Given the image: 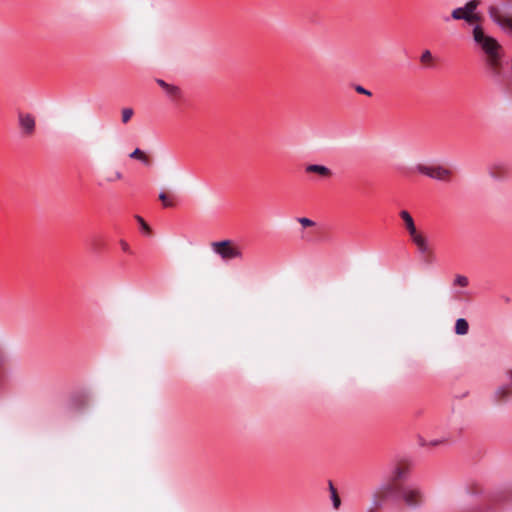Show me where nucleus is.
<instances>
[{
    "instance_id": "c756f323",
    "label": "nucleus",
    "mask_w": 512,
    "mask_h": 512,
    "mask_svg": "<svg viewBox=\"0 0 512 512\" xmlns=\"http://www.w3.org/2000/svg\"><path fill=\"white\" fill-rule=\"evenodd\" d=\"M494 168H495V166H492V167L490 168V174H491L493 177H496V174L494 173Z\"/></svg>"
},
{
    "instance_id": "4be33fe9",
    "label": "nucleus",
    "mask_w": 512,
    "mask_h": 512,
    "mask_svg": "<svg viewBox=\"0 0 512 512\" xmlns=\"http://www.w3.org/2000/svg\"><path fill=\"white\" fill-rule=\"evenodd\" d=\"M432 54L429 50H425L420 57L422 63L430 62L432 60Z\"/></svg>"
},
{
    "instance_id": "2eb2a0df",
    "label": "nucleus",
    "mask_w": 512,
    "mask_h": 512,
    "mask_svg": "<svg viewBox=\"0 0 512 512\" xmlns=\"http://www.w3.org/2000/svg\"><path fill=\"white\" fill-rule=\"evenodd\" d=\"M129 156L130 158L140 160L142 163L146 165L149 164V157L138 148H136Z\"/></svg>"
},
{
    "instance_id": "f03ea898",
    "label": "nucleus",
    "mask_w": 512,
    "mask_h": 512,
    "mask_svg": "<svg viewBox=\"0 0 512 512\" xmlns=\"http://www.w3.org/2000/svg\"><path fill=\"white\" fill-rule=\"evenodd\" d=\"M397 489L401 498L408 506H417L421 502V492L415 486H395L394 484H385L379 487L372 499L371 506L367 512H377L381 508L384 500Z\"/></svg>"
},
{
    "instance_id": "bb28decb",
    "label": "nucleus",
    "mask_w": 512,
    "mask_h": 512,
    "mask_svg": "<svg viewBox=\"0 0 512 512\" xmlns=\"http://www.w3.org/2000/svg\"><path fill=\"white\" fill-rule=\"evenodd\" d=\"M121 247H122V249H123L124 251H126V252H127V251H129V245H128V243H127V242H125V241H121Z\"/></svg>"
},
{
    "instance_id": "412c9836",
    "label": "nucleus",
    "mask_w": 512,
    "mask_h": 512,
    "mask_svg": "<svg viewBox=\"0 0 512 512\" xmlns=\"http://www.w3.org/2000/svg\"><path fill=\"white\" fill-rule=\"evenodd\" d=\"M159 199L162 201L164 207H172L173 206V202L168 199L166 193L161 192L159 194Z\"/></svg>"
},
{
    "instance_id": "5701e85b",
    "label": "nucleus",
    "mask_w": 512,
    "mask_h": 512,
    "mask_svg": "<svg viewBox=\"0 0 512 512\" xmlns=\"http://www.w3.org/2000/svg\"><path fill=\"white\" fill-rule=\"evenodd\" d=\"M355 91H356L357 93H359V94H363V95H367V96H371V95H372V93H371L369 90L365 89V88H364L363 86H361V85H357V86L355 87Z\"/></svg>"
},
{
    "instance_id": "cd10ccee",
    "label": "nucleus",
    "mask_w": 512,
    "mask_h": 512,
    "mask_svg": "<svg viewBox=\"0 0 512 512\" xmlns=\"http://www.w3.org/2000/svg\"><path fill=\"white\" fill-rule=\"evenodd\" d=\"M6 357L4 354L0 353V367L5 363Z\"/></svg>"
},
{
    "instance_id": "423d86ee",
    "label": "nucleus",
    "mask_w": 512,
    "mask_h": 512,
    "mask_svg": "<svg viewBox=\"0 0 512 512\" xmlns=\"http://www.w3.org/2000/svg\"><path fill=\"white\" fill-rule=\"evenodd\" d=\"M18 127L20 132L25 137H31L36 130V118L33 114L28 112H18Z\"/></svg>"
},
{
    "instance_id": "6ab92c4d",
    "label": "nucleus",
    "mask_w": 512,
    "mask_h": 512,
    "mask_svg": "<svg viewBox=\"0 0 512 512\" xmlns=\"http://www.w3.org/2000/svg\"><path fill=\"white\" fill-rule=\"evenodd\" d=\"M123 178V174L120 171H115L111 175H108L105 180L108 183L115 182L117 180H121Z\"/></svg>"
},
{
    "instance_id": "20e7f679",
    "label": "nucleus",
    "mask_w": 512,
    "mask_h": 512,
    "mask_svg": "<svg viewBox=\"0 0 512 512\" xmlns=\"http://www.w3.org/2000/svg\"><path fill=\"white\" fill-rule=\"evenodd\" d=\"M480 0H470L463 7H458L452 10L451 18L454 20H464L467 23H473L480 19L479 15L475 13L480 5Z\"/></svg>"
},
{
    "instance_id": "ddd939ff",
    "label": "nucleus",
    "mask_w": 512,
    "mask_h": 512,
    "mask_svg": "<svg viewBox=\"0 0 512 512\" xmlns=\"http://www.w3.org/2000/svg\"><path fill=\"white\" fill-rule=\"evenodd\" d=\"M469 330V324L464 318H459L455 323V333L458 335H466Z\"/></svg>"
},
{
    "instance_id": "4468645a",
    "label": "nucleus",
    "mask_w": 512,
    "mask_h": 512,
    "mask_svg": "<svg viewBox=\"0 0 512 512\" xmlns=\"http://www.w3.org/2000/svg\"><path fill=\"white\" fill-rule=\"evenodd\" d=\"M328 486H329V491H330V498L332 500V503H333V507L335 509H338L341 505V500H340V497L337 493V490L336 488L334 487L333 483L331 481H329L328 483Z\"/></svg>"
},
{
    "instance_id": "393cba45",
    "label": "nucleus",
    "mask_w": 512,
    "mask_h": 512,
    "mask_svg": "<svg viewBox=\"0 0 512 512\" xmlns=\"http://www.w3.org/2000/svg\"><path fill=\"white\" fill-rule=\"evenodd\" d=\"M405 473H406V471H405L404 469H402V468H397V469L395 470V476H394V478H395V479H401V478H404Z\"/></svg>"
},
{
    "instance_id": "f257e3e1",
    "label": "nucleus",
    "mask_w": 512,
    "mask_h": 512,
    "mask_svg": "<svg viewBox=\"0 0 512 512\" xmlns=\"http://www.w3.org/2000/svg\"><path fill=\"white\" fill-rule=\"evenodd\" d=\"M472 37L476 47L484 56V63L488 73L493 78L503 77L509 60L505 59L504 49L492 36L488 35L481 25H475L472 29Z\"/></svg>"
},
{
    "instance_id": "f8f14e48",
    "label": "nucleus",
    "mask_w": 512,
    "mask_h": 512,
    "mask_svg": "<svg viewBox=\"0 0 512 512\" xmlns=\"http://www.w3.org/2000/svg\"><path fill=\"white\" fill-rule=\"evenodd\" d=\"M434 167H435V165L418 163L413 167V170L419 174L425 175L432 179Z\"/></svg>"
},
{
    "instance_id": "a211bd4d",
    "label": "nucleus",
    "mask_w": 512,
    "mask_h": 512,
    "mask_svg": "<svg viewBox=\"0 0 512 512\" xmlns=\"http://www.w3.org/2000/svg\"><path fill=\"white\" fill-rule=\"evenodd\" d=\"M469 284V279L464 275H456L454 278V285L460 287H467Z\"/></svg>"
},
{
    "instance_id": "9d476101",
    "label": "nucleus",
    "mask_w": 512,
    "mask_h": 512,
    "mask_svg": "<svg viewBox=\"0 0 512 512\" xmlns=\"http://www.w3.org/2000/svg\"><path fill=\"white\" fill-rule=\"evenodd\" d=\"M157 84L165 91V93L171 97V98H178L180 97L181 95V90L179 87L175 86V85H172V84H169L167 82H165L164 80L162 79H157L156 80Z\"/></svg>"
},
{
    "instance_id": "f3484780",
    "label": "nucleus",
    "mask_w": 512,
    "mask_h": 512,
    "mask_svg": "<svg viewBox=\"0 0 512 512\" xmlns=\"http://www.w3.org/2000/svg\"><path fill=\"white\" fill-rule=\"evenodd\" d=\"M134 115V110L130 107L123 108L121 110V121L123 124H127Z\"/></svg>"
},
{
    "instance_id": "1a4fd4ad",
    "label": "nucleus",
    "mask_w": 512,
    "mask_h": 512,
    "mask_svg": "<svg viewBox=\"0 0 512 512\" xmlns=\"http://www.w3.org/2000/svg\"><path fill=\"white\" fill-rule=\"evenodd\" d=\"M305 172L307 174H316L323 179L331 178L333 175L329 167L321 164H308L305 166Z\"/></svg>"
},
{
    "instance_id": "aec40b11",
    "label": "nucleus",
    "mask_w": 512,
    "mask_h": 512,
    "mask_svg": "<svg viewBox=\"0 0 512 512\" xmlns=\"http://www.w3.org/2000/svg\"><path fill=\"white\" fill-rule=\"evenodd\" d=\"M297 221L304 227H313L315 226V222L309 218L306 217H300L297 219Z\"/></svg>"
},
{
    "instance_id": "7c9ffc66",
    "label": "nucleus",
    "mask_w": 512,
    "mask_h": 512,
    "mask_svg": "<svg viewBox=\"0 0 512 512\" xmlns=\"http://www.w3.org/2000/svg\"><path fill=\"white\" fill-rule=\"evenodd\" d=\"M508 377H509V379H510V381L512 383V370L508 372Z\"/></svg>"
},
{
    "instance_id": "9b49d317",
    "label": "nucleus",
    "mask_w": 512,
    "mask_h": 512,
    "mask_svg": "<svg viewBox=\"0 0 512 512\" xmlns=\"http://www.w3.org/2000/svg\"><path fill=\"white\" fill-rule=\"evenodd\" d=\"M452 175V171L442 165H435L432 179L438 181H447Z\"/></svg>"
},
{
    "instance_id": "c85d7f7f",
    "label": "nucleus",
    "mask_w": 512,
    "mask_h": 512,
    "mask_svg": "<svg viewBox=\"0 0 512 512\" xmlns=\"http://www.w3.org/2000/svg\"><path fill=\"white\" fill-rule=\"evenodd\" d=\"M442 442H443L442 440H435V441L430 442V445L435 446V445L441 444Z\"/></svg>"
},
{
    "instance_id": "a878e982",
    "label": "nucleus",
    "mask_w": 512,
    "mask_h": 512,
    "mask_svg": "<svg viewBox=\"0 0 512 512\" xmlns=\"http://www.w3.org/2000/svg\"><path fill=\"white\" fill-rule=\"evenodd\" d=\"M508 76H511L512 77V61H509V66L506 67V73L503 77H500V78H496L497 80H500V79H504Z\"/></svg>"
},
{
    "instance_id": "7ed1b4c3",
    "label": "nucleus",
    "mask_w": 512,
    "mask_h": 512,
    "mask_svg": "<svg viewBox=\"0 0 512 512\" xmlns=\"http://www.w3.org/2000/svg\"><path fill=\"white\" fill-rule=\"evenodd\" d=\"M212 251L223 261L242 259L243 252L238 244L232 240L215 241L211 243Z\"/></svg>"
},
{
    "instance_id": "6e6552de",
    "label": "nucleus",
    "mask_w": 512,
    "mask_h": 512,
    "mask_svg": "<svg viewBox=\"0 0 512 512\" xmlns=\"http://www.w3.org/2000/svg\"><path fill=\"white\" fill-rule=\"evenodd\" d=\"M411 242L415 245L418 253L422 257H428L432 255V248L427 237L423 233L412 239Z\"/></svg>"
},
{
    "instance_id": "dca6fc26",
    "label": "nucleus",
    "mask_w": 512,
    "mask_h": 512,
    "mask_svg": "<svg viewBox=\"0 0 512 512\" xmlns=\"http://www.w3.org/2000/svg\"><path fill=\"white\" fill-rule=\"evenodd\" d=\"M511 390L509 386H501L499 387L495 392V397L498 401H502L507 398V396L510 394Z\"/></svg>"
},
{
    "instance_id": "b1692460",
    "label": "nucleus",
    "mask_w": 512,
    "mask_h": 512,
    "mask_svg": "<svg viewBox=\"0 0 512 512\" xmlns=\"http://www.w3.org/2000/svg\"><path fill=\"white\" fill-rule=\"evenodd\" d=\"M136 219L140 223L143 231H145L146 233H149L150 227L147 225V223L140 216H136Z\"/></svg>"
},
{
    "instance_id": "0eeeda50",
    "label": "nucleus",
    "mask_w": 512,
    "mask_h": 512,
    "mask_svg": "<svg viewBox=\"0 0 512 512\" xmlns=\"http://www.w3.org/2000/svg\"><path fill=\"white\" fill-rule=\"evenodd\" d=\"M400 218L403 220L404 227L410 237V240L414 239L418 235L422 234L417 230L416 224L413 217L407 210H401L399 212Z\"/></svg>"
},
{
    "instance_id": "39448f33",
    "label": "nucleus",
    "mask_w": 512,
    "mask_h": 512,
    "mask_svg": "<svg viewBox=\"0 0 512 512\" xmlns=\"http://www.w3.org/2000/svg\"><path fill=\"white\" fill-rule=\"evenodd\" d=\"M488 14L492 21L496 23L503 31L512 35V17L503 14L500 9L494 5L489 6Z\"/></svg>"
}]
</instances>
